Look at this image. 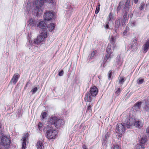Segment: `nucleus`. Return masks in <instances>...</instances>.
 <instances>
[{
    "label": "nucleus",
    "instance_id": "72a5a7b5",
    "mask_svg": "<svg viewBox=\"0 0 149 149\" xmlns=\"http://www.w3.org/2000/svg\"><path fill=\"white\" fill-rule=\"evenodd\" d=\"M100 4H99L96 7V10H95V13L97 14L100 11Z\"/></svg>",
    "mask_w": 149,
    "mask_h": 149
},
{
    "label": "nucleus",
    "instance_id": "aec40b11",
    "mask_svg": "<svg viewBox=\"0 0 149 149\" xmlns=\"http://www.w3.org/2000/svg\"><path fill=\"white\" fill-rule=\"evenodd\" d=\"M124 3V2L123 1H121L120 2L118 5V6L116 8V11L117 13L119 12L122 8Z\"/></svg>",
    "mask_w": 149,
    "mask_h": 149
},
{
    "label": "nucleus",
    "instance_id": "bb28decb",
    "mask_svg": "<svg viewBox=\"0 0 149 149\" xmlns=\"http://www.w3.org/2000/svg\"><path fill=\"white\" fill-rule=\"evenodd\" d=\"M98 92V89L96 87L94 86V96L96 95Z\"/></svg>",
    "mask_w": 149,
    "mask_h": 149
},
{
    "label": "nucleus",
    "instance_id": "20e7f679",
    "mask_svg": "<svg viewBox=\"0 0 149 149\" xmlns=\"http://www.w3.org/2000/svg\"><path fill=\"white\" fill-rule=\"evenodd\" d=\"M107 54L104 57V63H105L108 60L110 61L112 58L114 56L113 54V52L111 49V45L109 44L106 49Z\"/></svg>",
    "mask_w": 149,
    "mask_h": 149
},
{
    "label": "nucleus",
    "instance_id": "412c9836",
    "mask_svg": "<svg viewBox=\"0 0 149 149\" xmlns=\"http://www.w3.org/2000/svg\"><path fill=\"white\" fill-rule=\"evenodd\" d=\"M36 146L38 149H43L44 147L43 143L40 141H39L37 142Z\"/></svg>",
    "mask_w": 149,
    "mask_h": 149
},
{
    "label": "nucleus",
    "instance_id": "f257e3e1",
    "mask_svg": "<svg viewBox=\"0 0 149 149\" xmlns=\"http://www.w3.org/2000/svg\"><path fill=\"white\" fill-rule=\"evenodd\" d=\"M130 8V0H126V1L125 3L124 8L122 10V12L123 13L125 12L121 22V24L122 26L124 25L126 23H127L129 18V17L127 16V13L129 12Z\"/></svg>",
    "mask_w": 149,
    "mask_h": 149
},
{
    "label": "nucleus",
    "instance_id": "3c124183",
    "mask_svg": "<svg viewBox=\"0 0 149 149\" xmlns=\"http://www.w3.org/2000/svg\"><path fill=\"white\" fill-rule=\"evenodd\" d=\"M105 28L106 29H108L109 28V26L108 24H107L105 26Z\"/></svg>",
    "mask_w": 149,
    "mask_h": 149
},
{
    "label": "nucleus",
    "instance_id": "f8f14e48",
    "mask_svg": "<svg viewBox=\"0 0 149 149\" xmlns=\"http://www.w3.org/2000/svg\"><path fill=\"white\" fill-rule=\"evenodd\" d=\"M120 19H117L115 21L114 28V30L115 32H117L118 30V28L120 23Z\"/></svg>",
    "mask_w": 149,
    "mask_h": 149
},
{
    "label": "nucleus",
    "instance_id": "c85d7f7f",
    "mask_svg": "<svg viewBox=\"0 0 149 149\" xmlns=\"http://www.w3.org/2000/svg\"><path fill=\"white\" fill-rule=\"evenodd\" d=\"M38 88L37 87H35L34 88H32L30 92H32V94H34L38 90Z\"/></svg>",
    "mask_w": 149,
    "mask_h": 149
},
{
    "label": "nucleus",
    "instance_id": "a211bd4d",
    "mask_svg": "<svg viewBox=\"0 0 149 149\" xmlns=\"http://www.w3.org/2000/svg\"><path fill=\"white\" fill-rule=\"evenodd\" d=\"M143 47V52L146 53L149 49V40L147 41Z\"/></svg>",
    "mask_w": 149,
    "mask_h": 149
},
{
    "label": "nucleus",
    "instance_id": "09e8293b",
    "mask_svg": "<svg viewBox=\"0 0 149 149\" xmlns=\"http://www.w3.org/2000/svg\"><path fill=\"white\" fill-rule=\"evenodd\" d=\"M138 0H133L134 3L135 4H136L138 3Z\"/></svg>",
    "mask_w": 149,
    "mask_h": 149
},
{
    "label": "nucleus",
    "instance_id": "f704fd0d",
    "mask_svg": "<svg viewBox=\"0 0 149 149\" xmlns=\"http://www.w3.org/2000/svg\"><path fill=\"white\" fill-rule=\"evenodd\" d=\"M112 72L111 70L109 71L108 74V78L109 79H110L112 74Z\"/></svg>",
    "mask_w": 149,
    "mask_h": 149
},
{
    "label": "nucleus",
    "instance_id": "c9c22d12",
    "mask_svg": "<svg viewBox=\"0 0 149 149\" xmlns=\"http://www.w3.org/2000/svg\"><path fill=\"white\" fill-rule=\"evenodd\" d=\"M91 106L90 105L88 107V108L87 109L86 113H88V112H91Z\"/></svg>",
    "mask_w": 149,
    "mask_h": 149
},
{
    "label": "nucleus",
    "instance_id": "a18cd8bd",
    "mask_svg": "<svg viewBox=\"0 0 149 149\" xmlns=\"http://www.w3.org/2000/svg\"><path fill=\"white\" fill-rule=\"evenodd\" d=\"M63 74V70L61 71L59 73L58 75L59 76H62Z\"/></svg>",
    "mask_w": 149,
    "mask_h": 149
},
{
    "label": "nucleus",
    "instance_id": "7ed1b4c3",
    "mask_svg": "<svg viewBox=\"0 0 149 149\" xmlns=\"http://www.w3.org/2000/svg\"><path fill=\"white\" fill-rule=\"evenodd\" d=\"M44 130L46 131L47 136L49 139H55L58 134L57 130L53 129L51 125H49L47 127L45 128Z\"/></svg>",
    "mask_w": 149,
    "mask_h": 149
},
{
    "label": "nucleus",
    "instance_id": "49530a36",
    "mask_svg": "<svg viewBox=\"0 0 149 149\" xmlns=\"http://www.w3.org/2000/svg\"><path fill=\"white\" fill-rule=\"evenodd\" d=\"M82 147L83 149H87L86 146L84 145H82Z\"/></svg>",
    "mask_w": 149,
    "mask_h": 149
},
{
    "label": "nucleus",
    "instance_id": "c03bdc74",
    "mask_svg": "<svg viewBox=\"0 0 149 149\" xmlns=\"http://www.w3.org/2000/svg\"><path fill=\"white\" fill-rule=\"evenodd\" d=\"M27 138L26 137V136H24L22 139V141L23 142H26L27 139Z\"/></svg>",
    "mask_w": 149,
    "mask_h": 149
},
{
    "label": "nucleus",
    "instance_id": "0eeeda50",
    "mask_svg": "<svg viewBox=\"0 0 149 149\" xmlns=\"http://www.w3.org/2000/svg\"><path fill=\"white\" fill-rule=\"evenodd\" d=\"M54 14L51 12H46L44 16V19L45 21H49L54 17Z\"/></svg>",
    "mask_w": 149,
    "mask_h": 149
},
{
    "label": "nucleus",
    "instance_id": "c756f323",
    "mask_svg": "<svg viewBox=\"0 0 149 149\" xmlns=\"http://www.w3.org/2000/svg\"><path fill=\"white\" fill-rule=\"evenodd\" d=\"M146 106L145 107V109L148 110L149 109L148 107L147 106V105H149V100H145Z\"/></svg>",
    "mask_w": 149,
    "mask_h": 149
},
{
    "label": "nucleus",
    "instance_id": "2eb2a0df",
    "mask_svg": "<svg viewBox=\"0 0 149 149\" xmlns=\"http://www.w3.org/2000/svg\"><path fill=\"white\" fill-rule=\"evenodd\" d=\"M134 123V125L136 127L141 128L143 126V123L141 120H135Z\"/></svg>",
    "mask_w": 149,
    "mask_h": 149
},
{
    "label": "nucleus",
    "instance_id": "7c9ffc66",
    "mask_svg": "<svg viewBox=\"0 0 149 149\" xmlns=\"http://www.w3.org/2000/svg\"><path fill=\"white\" fill-rule=\"evenodd\" d=\"M135 149H144V147L140 144H137L136 145Z\"/></svg>",
    "mask_w": 149,
    "mask_h": 149
},
{
    "label": "nucleus",
    "instance_id": "a19ab883",
    "mask_svg": "<svg viewBox=\"0 0 149 149\" xmlns=\"http://www.w3.org/2000/svg\"><path fill=\"white\" fill-rule=\"evenodd\" d=\"M144 81L143 79H139L138 83L139 84H141L143 83Z\"/></svg>",
    "mask_w": 149,
    "mask_h": 149
},
{
    "label": "nucleus",
    "instance_id": "39448f33",
    "mask_svg": "<svg viewBox=\"0 0 149 149\" xmlns=\"http://www.w3.org/2000/svg\"><path fill=\"white\" fill-rule=\"evenodd\" d=\"M126 130L124 126L122 124L118 123L117 124L116 132L118 134V137L121 138Z\"/></svg>",
    "mask_w": 149,
    "mask_h": 149
},
{
    "label": "nucleus",
    "instance_id": "4be33fe9",
    "mask_svg": "<svg viewBox=\"0 0 149 149\" xmlns=\"http://www.w3.org/2000/svg\"><path fill=\"white\" fill-rule=\"evenodd\" d=\"M41 35L44 38H46L47 36L48 33L46 29L43 28L41 33Z\"/></svg>",
    "mask_w": 149,
    "mask_h": 149
},
{
    "label": "nucleus",
    "instance_id": "6e6552de",
    "mask_svg": "<svg viewBox=\"0 0 149 149\" xmlns=\"http://www.w3.org/2000/svg\"><path fill=\"white\" fill-rule=\"evenodd\" d=\"M135 119L133 117H129L128 118H127L126 123V126L127 128H130L133 126L135 122Z\"/></svg>",
    "mask_w": 149,
    "mask_h": 149
},
{
    "label": "nucleus",
    "instance_id": "2f4dec72",
    "mask_svg": "<svg viewBox=\"0 0 149 149\" xmlns=\"http://www.w3.org/2000/svg\"><path fill=\"white\" fill-rule=\"evenodd\" d=\"M121 90L120 88H118V89L115 91V94L116 95V96H118L120 92H121Z\"/></svg>",
    "mask_w": 149,
    "mask_h": 149
},
{
    "label": "nucleus",
    "instance_id": "1a4fd4ad",
    "mask_svg": "<svg viewBox=\"0 0 149 149\" xmlns=\"http://www.w3.org/2000/svg\"><path fill=\"white\" fill-rule=\"evenodd\" d=\"M93 87H91L90 88V93H88L86 94L85 99L87 102H91L92 100L91 96H93Z\"/></svg>",
    "mask_w": 149,
    "mask_h": 149
},
{
    "label": "nucleus",
    "instance_id": "473e14b6",
    "mask_svg": "<svg viewBox=\"0 0 149 149\" xmlns=\"http://www.w3.org/2000/svg\"><path fill=\"white\" fill-rule=\"evenodd\" d=\"M46 115L47 113L46 112H43L42 113L41 116L42 118V119L41 118L42 120H43V119L45 118L46 116Z\"/></svg>",
    "mask_w": 149,
    "mask_h": 149
},
{
    "label": "nucleus",
    "instance_id": "4468645a",
    "mask_svg": "<svg viewBox=\"0 0 149 149\" xmlns=\"http://www.w3.org/2000/svg\"><path fill=\"white\" fill-rule=\"evenodd\" d=\"M116 38L112 36L109 39L110 44L112 45L113 49H114L116 46L115 42L116 41Z\"/></svg>",
    "mask_w": 149,
    "mask_h": 149
},
{
    "label": "nucleus",
    "instance_id": "864d4df0",
    "mask_svg": "<svg viewBox=\"0 0 149 149\" xmlns=\"http://www.w3.org/2000/svg\"><path fill=\"white\" fill-rule=\"evenodd\" d=\"M127 33V31H124L123 32V34L124 35H125L126 33Z\"/></svg>",
    "mask_w": 149,
    "mask_h": 149
},
{
    "label": "nucleus",
    "instance_id": "423d86ee",
    "mask_svg": "<svg viewBox=\"0 0 149 149\" xmlns=\"http://www.w3.org/2000/svg\"><path fill=\"white\" fill-rule=\"evenodd\" d=\"M1 144L4 146L9 145L10 142V137L9 136H2L1 138Z\"/></svg>",
    "mask_w": 149,
    "mask_h": 149
},
{
    "label": "nucleus",
    "instance_id": "cd10ccee",
    "mask_svg": "<svg viewBox=\"0 0 149 149\" xmlns=\"http://www.w3.org/2000/svg\"><path fill=\"white\" fill-rule=\"evenodd\" d=\"M109 134H108V133L107 132V133L105 135V138L103 140V144L104 145H106V144L107 143V137Z\"/></svg>",
    "mask_w": 149,
    "mask_h": 149
},
{
    "label": "nucleus",
    "instance_id": "393cba45",
    "mask_svg": "<svg viewBox=\"0 0 149 149\" xmlns=\"http://www.w3.org/2000/svg\"><path fill=\"white\" fill-rule=\"evenodd\" d=\"M147 141L146 136L142 137L140 140V143L143 146L145 143Z\"/></svg>",
    "mask_w": 149,
    "mask_h": 149
},
{
    "label": "nucleus",
    "instance_id": "5701e85b",
    "mask_svg": "<svg viewBox=\"0 0 149 149\" xmlns=\"http://www.w3.org/2000/svg\"><path fill=\"white\" fill-rule=\"evenodd\" d=\"M133 42H134V44L131 45V48L134 49H137L138 44L137 42V40L136 39H134L133 40Z\"/></svg>",
    "mask_w": 149,
    "mask_h": 149
},
{
    "label": "nucleus",
    "instance_id": "9d476101",
    "mask_svg": "<svg viewBox=\"0 0 149 149\" xmlns=\"http://www.w3.org/2000/svg\"><path fill=\"white\" fill-rule=\"evenodd\" d=\"M19 77V75L18 73L15 74L10 82V84H15L18 81Z\"/></svg>",
    "mask_w": 149,
    "mask_h": 149
},
{
    "label": "nucleus",
    "instance_id": "e433bc0d",
    "mask_svg": "<svg viewBox=\"0 0 149 149\" xmlns=\"http://www.w3.org/2000/svg\"><path fill=\"white\" fill-rule=\"evenodd\" d=\"M43 124L40 122H39L38 124V126L39 130L40 131L42 129L41 128Z\"/></svg>",
    "mask_w": 149,
    "mask_h": 149
},
{
    "label": "nucleus",
    "instance_id": "b1692460",
    "mask_svg": "<svg viewBox=\"0 0 149 149\" xmlns=\"http://www.w3.org/2000/svg\"><path fill=\"white\" fill-rule=\"evenodd\" d=\"M55 25L53 23H51L47 26V28L50 31H52L54 29Z\"/></svg>",
    "mask_w": 149,
    "mask_h": 149
},
{
    "label": "nucleus",
    "instance_id": "4c0bfd02",
    "mask_svg": "<svg viewBox=\"0 0 149 149\" xmlns=\"http://www.w3.org/2000/svg\"><path fill=\"white\" fill-rule=\"evenodd\" d=\"M145 4L144 3H141L139 7V9L140 10H141L143 9L145 6Z\"/></svg>",
    "mask_w": 149,
    "mask_h": 149
},
{
    "label": "nucleus",
    "instance_id": "ddd939ff",
    "mask_svg": "<svg viewBox=\"0 0 149 149\" xmlns=\"http://www.w3.org/2000/svg\"><path fill=\"white\" fill-rule=\"evenodd\" d=\"M44 38L42 35H40L37 36L36 38L34 40V42L38 44L43 41Z\"/></svg>",
    "mask_w": 149,
    "mask_h": 149
},
{
    "label": "nucleus",
    "instance_id": "de8ad7c7",
    "mask_svg": "<svg viewBox=\"0 0 149 149\" xmlns=\"http://www.w3.org/2000/svg\"><path fill=\"white\" fill-rule=\"evenodd\" d=\"M146 132H147L149 134V126L147 129Z\"/></svg>",
    "mask_w": 149,
    "mask_h": 149
},
{
    "label": "nucleus",
    "instance_id": "f03ea898",
    "mask_svg": "<svg viewBox=\"0 0 149 149\" xmlns=\"http://www.w3.org/2000/svg\"><path fill=\"white\" fill-rule=\"evenodd\" d=\"M46 1L52 4H54L56 3L54 0H36L33 5L34 6L36 7L35 10H36L38 14H39V13H40L42 11L43 9L42 7Z\"/></svg>",
    "mask_w": 149,
    "mask_h": 149
},
{
    "label": "nucleus",
    "instance_id": "603ef678",
    "mask_svg": "<svg viewBox=\"0 0 149 149\" xmlns=\"http://www.w3.org/2000/svg\"><path fill=\"white\" fill-rule=\"evenodd\" d=\"M28 133H27L26 134V135H25V136H26V137H27H27L28 136Z\"/></svg>",
    "mask_w": 149,
    "mask_h": 149
},
{
    "label": "nucleus",
    "instance_id": "58836bf2",
    "mask_svg": "<svg viewBox=\"0 0 149 149\" xmlns=\"http://www.w3.org/2000/svg\"><path fill=\"white\" fill-rule=\"evenodd\" d=\"M26 144V142H23L22 143V149H25Z\"/></svg>",
    "mask_w": 149,
    "mask_h": 149
},
{
    "label": "nucleus",
    "instance_id": "6e6d98bb",
    "mask_svg": "<svg viewBox=\"0 0 149 149\" xmlns=\"http://www.w3.org/2000/svg\"><path fill=\"white\" fill-rule=\"evenodd\" d=\"M127 26H126V28L127 29Z\"/></svg>",
    "mask_w": 149,
    "mask_h": 149
},
{
    "label": "nucleus",
    "instance_id": "9b49d317",
    "mask_svg": "<svg viewBox=\"0 0 149 149\" xmlns=\"http://www.w3.org/2000/svg\"><path fill=\"white\" fill-rule=\"evenodd\" d=\"M64 121L61 119L57 120L55 121L54 124L55 127L57 128H60L61 126L63 124Z\"/></svg>",
    "mask_w": 149,
    "mask_h": 149
},
{
    "label": "nucleus",
    "instance_id": "f3484780",
    "mask_svg": "<svg viewBox=\"0 0 149 149\" xmlns=\"http://www.w3.org/2000/svg\"><path fill=\"white\" fill-rule=\"evenodd\" d=\"M36 25L40 28H43L46 27L47 26L46 23L43 21H40L39 22H38Z\"/></svg>",
    "mask_w": 149,
    "mask_h": 149
},
{
    "label": "nucleus",
    "instance_id": "8fccbe9b",
    "mask_svg": "<svg viewBox=\"0 0 149 149\" xmlns=\"http://www.w3.org/2000/svg\"><path fill=\"white\" fill-rule=\"evenodd\" d=\"M93 56H92V57H88V59L89 60V61H90V59H93Z\"/></svg>",
    "mask_w": 149,
    "mask_h": 149
},
{
    "label": "nucleus",
    "instance_id": "dca6fc26",
    "mask_svg": "<svg viewBox=\"0 0 149 149\" xmlns=\"http://www.w3.org/2000/svg\"><path fill=\"white\" fill-rule=\"evenodd\" d=\"M57 120V118L55 116H54L52 117H50L48 120V122L50 124L51 126L52 124H54L56 120Z\"/></svg>",
    "mask_w": 149,
    "mask_h": 149
},
{
    "label": "nucleus",
    "instance_id": "5fc2aeb1",
    "mask_svg": "<svg viewBox=\"0 0 149 149\" xmlns=\"http://www.w3.org/2000/svg\"><path fill=\"white\" fill-rule=\"evenodd\" d=\"M132 24H133V26H134L135 25V23L134 22H133L132 23Z\"/></svg>",
    "mask_w": 149,
    "mask_h": 149
},
{
    "label": "nucleus",
    "instance_id": "37998d69",
    "mask_svg": "<svg viewBox=\"0 0 149 149\" xmlns=\"http://www.w3.org/2000/svg\"><path fill=\"white\" fill-rule=\"evenodd\" d=\"M113 149H120V148L118 145L116 144L113 146Z\"/></svg>",
    "mask_w": 149,
    "mask_h": 149
},
{
    "label": "nucleus",
    "instance_id": "ea45409f",
    "mask_svg": "<svg viewBox=\"0 0 149 149\" xmlns=\"http://www.w3.org/2000/svg\"><path fill=\"white\" fill-rule=\"evenodd\" d=\"M113 19V16L111 13H110L109 15V17H108V20L109 21H110L111 19Z\"/></svg>",
    "mask_w": 149,
    "mask_h": 149
},
{
    "label": "nucleus",
    "instance_id": "6ab92c4d",
    "mask_svg": "<svg viewBox=\"0 0 149 149\" xmlns=\"http://www.w3.org/2000/svg\"><path fill=\"white\" fill-rule=\"evenodd\" d=\"M38 21L36 20L31 18L29 19V24L31 26H33L36 25Z\"/></svg>",
    "mask_w": 149,
    "mask_h": 149
},
{
    "label": "nucleus",
    "instance_id": "a878e982",
    "mask_svg": "<svg viewBox=\"0 0 149 149\" xmlns=\"http://www.w3.org/2000/svg\"><path fill=\"white\" fill-rule=\"evenodd\" d=\"M142 102H138L136 103L134 105V107H136L137 109H139L141 107V106L142 104Z\"/></svg>",
    "mask_w": 149,
    "mask_h": 149
},
{
    "label": "nucleus",
    "instance_id": "79ce46f5",
    "mask_svg": "<svg viewBox=\"0 0 149 149\" xmlns=\"http://www.w3.org/2000/svg\"><path fill=\"white\" fill-rule=\"evenodd\" d=\"M124 81L125 80L123 78L120 79L119 80V83L120 84H123Z\"/></svg>",
    "mask_w": 149,
    "mask_h": 149
}]
</instances>
